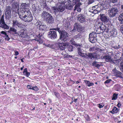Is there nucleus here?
<instances>
[{
  "instance_id": "obj_1",
  "label": "nucleus",
  "mask_w": 123,
  "mask_h": 123,
  "mask_svg": "<svg viewBox=\"0 0 123 123\" xmlns=\"http://www.w3.org/2000/svg\"><path fill=\"white\" fill-rule=\"evenodd\" d=\"M58 3L52 7V8L55 14L57 13L62 16L65 10V3L67 2V0H58Z\"/></svg>"
},
{
  "instance_id": "obj_2",
  "label": "nucleus",
  "mask_w": 123,
  "mask_h": 123,
  "mask_svg": "<svg viewBox=\"0 0 123 123\" xmlns=\"http://www.w3.org/2000/svg\"><path fill=\"white\" fill-rule=\"evenodd\" d=\"M27 11L24 12L23 11L18 12V14L19 18L22 20L26 22H30L32 20V17L31 15L30 11Z\"/></svg>"
},
{
  "instance_id": "obj_3",
  "label": "nucleus",
  "mask_w": 123,
  "mask_h": 123,
  "mask_svg": "<svg viewBox=\"0 0 123 123\" xmlns=\"http://www.w3.org/2000/svg\"><path fill=\"white\" fill-rule=\"evenodd\" d=\"M105 3L103 6L104 9H108L109 15L110 17H113L118 13L119 10L117 8L112 7L111 8V6H110L107 3L105 2Z\"/></svg>"
},
{
  "instance_id": "obj_4",
  "label": "nucleus",
  "mask_w": 123,
  "mask_h": 123,
  "mask_svg": "<svg viewBox=\"0 0 123 123\" xmlns=\"http://www.w3.org/2000/svg\"><path fill=\"white\" fill-rule=\"evenodd\" d=\"M56 30L59 32L60 34V37L58 41L60 39L65 42L68 39V33L67 32L61 31L60 28H58L56 29Z\"/></svg>"
},
{
  "instance_id": "obj_5",
  "label": "nucleus",
  "mask_w": 123,
  "mask_h": 123,
  "mask_svg": "<svg viewBox=\"0 0 123 123\" xmlns=\"http://www.w3.org/2000/svg\"><path fill=\"white\" fill-rule=\"evenodd\" d=\"M73 29L70 31V32L72 33L75 32L76 30L79 32L82 31L83 29L82 26L77 23H75Z\"/></svg>"
},
{
  "instance_id": "obj_6",
  "label": "nucleus",
  "mask_w": 123,
  "mask_h": 123,
  "mask_svg": "<svg viewBox=\"0 0 123 123\" xmlns=\"http://www.w3.org/2000/svg\"><path fill=\"white\" fill-rule=\"evenodd\" d=\"M53 30H51L49 32L48 37L54 40L57 37V35L56 31Z\"/></svg>"
},
{
  "instance_id": "obj_7",
  "label": "nucleus",
  "mask_w": 123,
  "mask_h": 123,
  "mask_svg": "<svg viewBox=\"0 0 123 123\" xmlns=\"http://www.w3.org/2000/svg\"><path fill=\"white\" fill-rule=\"evenodd\" d=\"M112 73L116 77H118L122 79L123 78V74L121 72L115 68L113 70Z\"/></svg>"
},
{
  "instance_id": "obj_8",
  "label": "nucleus",
  "mask_w": 123,
  "mask_h": 123,
  "mask_svg": "<svg viewBox=\"0 0 123 123\" xmlns=\"http://www.w3.org/2000/svg\"><path fill=\"white\" fill-rule=\"evenodd\" d=\"M4 17V15L1 16L0 20V27L4 29H9V27L5 23Z\"/></svg>"
},
{
  "instance_id": "obj_9",
  "label": "nucleus",
  "mask_w": 123,
  "mask_h": 123,
  "mask_svg": "<svg viewBox=\"0 0 123 123\" xmlns=\"http://www.w3.org/2000/svg\"><path fill=\"white\" fill-rule=\"evenodd\" d=\"M21 10L20 11H23L24 12H27V11H30L29 9V5L28 4H26V3H22L21 6Z\"/></svg>"
},
{
  "instance_id": "obj_10",
  "label": "nucleus",
  "mask_w": 123,
  "mask_h": 123,
  "mask_svg": "<svg viewBox=\"0 0 123 123\" xmlns=\"http://www.w3.org/2000/svg\"><path fill=\"white\" fill-rule=\"evenodd\" d=\"M89 38L90 41L92 43H94L97 41L96 34L93 32L90 33L89 35Z\"/></svg>"
},
{
  "instance_id": "obj_11",
  "label": "nucleus",
  "mask_w": 123,
  "mask_h": 123,
  "mask_svg": "<svg viewBox=\"0 0 123 123\" xmlns=\"http://www.w3.org/2000/svg\"><path fill=\"white\" fill-rule=\"evenodd\" d=\"M80 46L77 48L78 52L79 55L81 56L86 57L85 56L86 53L83 50L82 48L80 47Z\"/></svg>"
},
{
  "instance_id": "obj_12",
  "label": "nucleus",
  "mask_w": 123,
  "mask_h": 123,
  "mask_svg": "<svg viewBox=\"0 0 123 123\" xmlns=\"http://www.w3.org/2000/svg\"><path fill=\"white\" fill-rule=\"evenodd\" d=\"M17 34L20 37H25L27 36L26 31L24 30H22L18 32Z\"/></svg>"
},
{
  "instance_id": "obj_13",
  "label": "nucleus",
  "mask_w": 123,
  "mask_h": 123,
  "mask_svg": "<svg viewBox=\"0 0 123 123\" xmlns=\"http://www.w3.org/2000/svg\"><path fill=\"white\" fill-rule=\"evenodd\" d=\"M102 59H104L107 62H110L111 63H114L113 62V60H112L111 57V56L109 55H106L103 56Z\"/></svg>"
},
{
  "instance_id": "obj_14",
  "label": "nucleus",
  "mask_w": 123,
  "mask_h": 123,
  "mask_svg": "<svg viewBox=\"0 0 123 123\" xmlns=\"http://www.w3.org/2000/svg\"><path fill=\"white\" fill-rule=\"evenodd\" d=\"M50 14L45 11H43L42 13L41 16L42 18L45 20L47 19Z\"/></svg>"
},
{
  "instance_id": "obj_15",
  "label": "nucleus",
  "mask_w": 123,
  "mask_h": 123,
  "mask_svg": "<svg viewBox=\"0 0 123 123\" xmlns=\"http://www.w3.org/2000/svg\"><path fill=\"white\" fill-rule=\"evenodd\" d=\"M37 27L39 28L40 30L45 31L46 30V26L42 23L40 22H39L37 25Z\"/></svg>"
},
{
  "instance_id": "obj_16",
  "label": "nucleus",
  "mask_w": 123,
  "mask_h": 123,
  "mask_svg": "<svg viewBox=\"0 0 123 123\" xmlns=\"http://www.w3.org/2000/svg\"><path fill=\"white\" fill-rule=\"evenodd\" d=\"M78 20L81 23H84L85 22V17L82 14L79 15L77 17Z\"/></svg>"
},
{
  "instance_id": "obj_17",
  "label": "nucleus",
  "mask_w": 123,
  "mask_h": 123,
  "mask_svg": "<svg viewBox=\"0 0 123 123\" xmlns=\"http://www.w3.org/2000/svg\"><path fill=\"white\" fill-rule=\"evenodd\" d=\"M58 45V47L60 50H63L65 49L67 44L65 43H59Z\"/></svg>"
},
{
  "instance_id": "obj_18",
  "label": "nucleus",
  "mask_w": 123,
  "mask_h": 123,
  "mask_svg": "<svg viewBox=\"0 0 123 123\" xmlns=\"http://www.w3.org/2000/svg\"><path fill=\"white\" fill-rule=\"evenodd\" d=\"M71 3L68 0V2L67 3L65 6V9L68 10H71L72 9L74 6V5H71Z\"/></svg>"
},
{
  "instance_id": "obj_19",
  "label": "nucleus",
  "mask_w": 123,
  "mask_h": 123,
  "mask_svg": "<svg viewBox=\"0 0 123 123\" xmlns=\"http://www.w3.org/2000/svg\"><path fill=\"white\" fill-rule=\"evenodd\" d=\"M100 19L102 21L105 23L107 22L109 20L108 18L107 17L104 15H101Z\"/></svg>"
},
{
  "instance_id": "obj_20",
  "label": "nucleus",
  "mask_w": 123,
  "mask_h": 123,
  "mask_svg": "<svg viewBox=\"0 0 123 123\" xmlns=\"http://www.w3.org/2000/svg\"><path fill=\"white\" fill-rule=\"evenodd\" d=\"M75 39L74 38H72L70 40V43L73 45H74L75 46L77 47L78 46H81V44H77L75 41Z\"/></svg>"
},
{
  "instance_id": "obj_21",
  "label": "nucleus",
  "mask_w": 123,
  "mask_h": 123,
  "mask_svg": "<svg viewBox=\"0 0 123 123\" xmlns=\"http://www.w3.org/2000/svg\"><path fill=\"white\" fill-rule=\"evenodd\" d=\"M49 23L52 24L54 22V19L52 16L50 15L47 19L46 20Z\"/></svg>"
},
{
  "instance_id": "obj_22",
  "label": "nucleus",
  "mask_w": 123,
  "mask_h": 123,
  "mask_svg": "<svg viewBox=\"0 0 123 123\" xmlns=\"http://www.w3.org/2000/svg\"><path fill=\"white\" fill-rule=\"evenodd\" d=\"M5 18L6 19L9 20L11 18L12 16L11 12H5Z\"/></svg>"
},
{
  "instance_id": "obj_23",
  "label": "nucleus",
  "mask_w": 123,
  "mask_h": 123,
  "mask_svg": "<svg viewBox=\"0 0 123 123\" xmlns=\"http://www.w3.org/2000/svg\"><path fill=\"white\" fill-rule=\"evenodd\" d=\"M23 73L24 75H25L27 77H28L30 74V72H27V68L24 69Z\"/></svg>"
},
{
  "instance_id": "obj_24",
  "label": "nucleus",
  "mask_w": 123,
  "mask_h": 123,
  "mask_svg": "<svg viewBox=\"0 0 123 123\" xmlns=\"http://www.w3.org/2000/svg\"><path fill=\"white\" fill-rule=\"evenodd\" d=\"M118 20L119 21H121L120 24H123V12L121 13L119 16Z\"/></svg>"
},
{
  "instance_id": "obj_25",
  "label": "nucleus",
  "mask_w": 123,
  "mask_h": 123,
  "mask_svg": "<svg viewBox=\"0 0 123 123\" xmlns=\"http://www.w3.org/2000/svg\"><path fill=\"white\" fill-rule=\"evenodd\" d=\"M119 109L116 107H114L111 111H110V112L113 114L117 113Z\"/></svg>"
},
{
  "instance_id": "obj_26",
  "label": "nucleus",
  "mask_w": 123,
  "mask_h": 123,
  "mask_svg": "<svg viewBox=\"0 0 123 123\" xmlns=\"http://www.w3.org/2000/svg\"><path fill=\"white\" fill-rule=\"evenodd\" d=\"M84 81L86 83V85L88 86H90L94 85V84L93 83L89 81L85 80H84Z\"/></svg>"
},
{
  "instance_id": "obj_27",
  "label": "nucleus",
  "mask_w": 123,
  "mask_h": 123,
  "mask_svg": "<svg viewBox=\"0 0 123 123\" xmlns=\"http://www.w3.org/2000/svg\"><path fill=\"white\" fill-rule=\"evenodd\" d=\"M13 25H17L18 26H19L21 24V23L20 22H19L18 21L15 20H13Z\"/></svg>"
},
{
  "instance_id": "obj_28",
  "label": "nucleus",
  "mask_w": 123,
  "mask_h": 123,
  "mask_svg": "<svg viewBox=\"0 0 123 123\" xmlns=\"http://www.w3.org/2000/svg\"><path fill=\"white\" fill-rule=\"evenodd\" d=\"M100 28L101 30L103 31V32L104 31L106 28L105 25L102 24H101Z\"/></svg>"
},
{
  "instance_id": "obj_29",
  "label": "nucleus",
  "mask_w": 123,
  "mask_h": 123,
  "mask_svg": "<svg viewBox=\"0 0 123 123\" xmlns=\"http://www.w3.org/2000/svg\"><path fill=\"white\" fill-rule=\"evenodd\" d=\"M11 8L9 6H6V11L5 12H11Z\"/></svg>"
},
{
  "instance_id": "obj_30",
  "label": "nucleus",
  "mask_w": 123,
  "mask_h": 123,
  "mask_svg": "<svg viewBox=\"0 0 123 123\" xmlns=\"http://www.w3.org/2000/svg\"><path fill=\"white\" fill-rule=\"evenodd\" d=\"M85 55L86 56H88V57L91 59L94 58V57L93 54L91 53H89L88 54H86Z\"/></svg>"
},
{
  "instance_id": "obj_31",
  "label": "nucleus",
  "mask_w": 123,
  "mask_h": 123,
  "mask_svg": "<svg viewBox=\"0 0 123 123\" xmlns=\"http://www.w3.org/2000/svg\"><path fill=\"white\" fill-rule=\"evenodd\" d=\"M33 11L36 12H37L38 11L40 10L38 6H34L32 7Z\"/></svg>"
},
{
  "instance_id": "obj_32",
  "label": "nucleus",
  "mask_w": 123,
  "mask_h": 123,
  "mask_svg": "<svg viewBox=\"0 0 123 123\" xmlns=\"http://www.w3.org/2000/svg\"><path fill=\"white\" fill-rule=\"evenodd\" d=\"M108 31L111 33V34L112 35H116L117 33V32L116 30L114 29H113L111 31L110 30L109 31Z\"/></svg>"
},
{
  "instance_id": "obj_33",
  "label": "nucleus",
  "mask_w": 123,
  "mask_h": 123,
  "mask_svg": "<svg viewBox=\"0 0 123 123\" xmlns=\"http://www.w3.org/2000/svg\"><path fill=\"white\" fill-rule=\"evenodd\" d=\"M43 8L45 10H48L50 9V7L49 6H48L45 3L43 5Z\"/></svg>"
},
{
  "instance_id": "obj_34",
  "label": "nucleus",
  "mask_w": 123,
  "mask_h": 123,
  "mask_svg": "<svg viewBox=\"0 0 123 123\" xmlns=\"http://www.w3.org/2000/svg\"><path fill=\"white\" fill-rule=\"evenodd\" d=\"M82 36L80 34H78L75 36L74 37L75 39H79L82 38Z\"/></svg>"
},
{
  "instance_id": "obj_35",
  "label": "nucleus",
  "mask_w": 123,
  "mask_h": 123,
  "mask_svg": "<svg viewBox=\"0 0 123 123\" xmlns=\"http://www.w3.org/2000/svg\"><path fill=\"white\" fill-rule=\"evenodd\" d=\"M119 68L120 70L123 73V62H122L120 63Z\"/></svg>"
},
{
  "instance_id": "obj_36",
  "label": "nucleus",
  "mask_w": 123,
  "mask_h": 123,
  "mask_svg": "<svg viewBox=\"0 0 123 123\" xmlns=\"http://www.w3.org/2000/svg\"><path fill=\"white\" fill-rule=\"evenodd\" d=\"M105 26L106 27V28L108 30V31L110 30L111 28V25L109 23H107L105 25Z\"/></svg>"
},
{
  "instance_id": "obj_37",
  "label": "nucleus",
  "mask_w": 123,
  "mask_h": 123,
  "mask_svg": "<svg viewBox=\"0 0 123 123\" xmlns=\"http://www.w3.org/2000/svg\"><path fill=\"white\" fill-rule=\"evenodd\" d=\"M73 5H74L78 1V0H68Z\"/></svg>"
},
{
  "instance_id": "obj_38",
  "label": "nucleus",
  "mask_w": 123,
  "mask_h": 123,
  "mask_svg": "<svg viewBox=\"0 0 123 123\" xmlns=\"http://www.w3.org/2000/svg\"><path fill=\"white\" fill-rule=\"evenodd\" d=\"M80 5L79 4H77L75 5L74 6V11H75L76 10H77L80 7Z\"/></svg>"
},
{
  "instance_id": "obj_39",
  "label": "nucleus",
  "mask_w": 123,
  "mask_h": 123,
  "mask_svg": "<svg viewBox=\"0 0 123 123\" xmlns=\"http://www.w3.org/2000/svg\"><path fill=\"white\" fill-rule=\"evenodd\" d=\"M96 0H88L87 3L88 4H90L94 2Z\"/></svg>"
},
{
  "instance_id": "obj_40",
  "label": "nucleus",
  "mask_w": 123,
  "mask_h": 123,
  "mask_svg": "<svg viewBox=\"0 0 123 123\" xmlns=\"http://www.w3.org/2000/svg\"><path fill=\"white\" fill-rule=\"evenodd\" d=\"M73 46L72 45L69 46L68 48V49L69 51H73Z\"/></svg>"
},
{
  "instance_id": "obj_41",
  "label": "nucleus",
  "mask_w": 123,
  "mask_h": 123,
  "mask_svg": "<svg viewBox=\"0 0 123 123\" xmlns=\"http://www.w3.org/2000/svg\"><path fill=\"white\" fill-rule=\"evenodd\" d=\"M5 37H5V40L9 41L10 39V38L8 37V36L7 34L5 35Z\"/></svg>"
},
{
  "instance_id": "obj_42",
  "label": "nucleus",
  "mask_w": 123,
  "mask_h": 123,
  "mask_svg": "<svg viewBox=\"0 0 123 123\" xmlns=\"http://www.w3.org/2000/svg\"><path fill=\"white\" fill-rule=\"evenodd\" d=\"M10 30L11 31L14 32L15 33H16L17 30L14 28H10Z\"/></svg>"
},
{
  "instance_id": "obj_43",
  "label": "nucleus",
  "mask_w": 123,
  "mask_h": 123,
  "mask_svg": "<svg viewBox=\"0 0 123 123\" xmlns=\"http://www.w3.org/2000/svg\"><path fill=\"white\" fill-rule=\"evenodd\" d=\"M117 95L116 94H114L113 95V97L112 98V99L113 100H115L116 98H117Z\"/></svg>"
},
{
  "instance_id": "obj_44",
  "label": "nucleus",
  "mask_w": 123,
  "mask_h": 123,
  "mask_svg": "<svg viewBox=\"0 0 123 123\" xmlns=\"http://www.w3.org/2000/svg\"><path fill=\"white\" fill-rule=\"evenodd\" d=\"M1 34H3L5 36V35L7 34L4 31H2L1 32V33L0 35L1 36L3 37L2 35H1Z\"/></svg>"
},
{
  "instance_id": "obj_45",
  "label": "nucleus",
  "mask_w": 123,
  "mask_h": 123,
  "mask_svg": "<svg viewBox=\"0 0 123 123\" xmlns=\"http://www.w3.org/2000/svg\"><path fill=\"white\" fill-rule=\"evenodd\" d=\"M32 89L33 90L35 91H37L38 90V89L37 86H35L34 87H32Z\"/></svg>"
},
{
  "instance_id": "obj_46",
  "label": "nucleus",
  "mask_w": 123,
  "mask_h": 123,
  "mask_svg": "<svg viewBox=\"0 0 123 123\" xmlns=\"http://www.w3.org/2000/svg\"><path fill=\"white\" fill-rule=\"evenodd\" d=\"M111 81V79H108L105 82V83H109L110 81Z\"/></svg>"
},
{
  "instance_id": "obj_47",
  "label": "nucleus",
  "mask_w": 123,
  "mask_h": 123,
  "mask_svg": "<svg viewBox=\"0 0 123 123\" xmlns=\"http://www.w3.org/2000/svg\"><path fill=\"white\" fill-rule=\"evenodd\" d=\"M96 9H94V10H93V11L91 10V9H90V10H89V12H92L93 13H95V12L96 11Z\"/></svg>"
},
{
  "instance_id": "obj_48",
  "label": "nucleus",
  "mask_w": 123,
  "mask_h": 123,
  "mask_svg": "<svg viewBox=\"0 0 123 123\" xmlns=\"http://www.w3.org/2000/svg\"><path fill=\"white\" fill-rule=\"evenodd\" d=\"M14 51L15 52V54H14L15 55L17 56L19 54V53L18 51Z\"/></svg>"
},
{
  "instance_id": "obj_49",
  "label": "nucleus",
  "mask_w": 123,
  "mask_h": 123,
  "mask_svg": "<svg viewBox=\"0 0 123 123\" xmlns=\"http://www.w3.org/2000/svg\"><path fill=\"white\" fill-rule=\"evenodd\" d=\"M27 88L29 89H32V86H31L30 85H28L27 86Z\"/></svg>"
},
{
  "instance_id": "obj_50",
  "label": "nucleus",
  "mask_w": 123,
  "mask_h": 123,
  "mask_svg": "<svg viewBox=\"0 0 123 123\" xmlns=\"http://www.w3.org/2000/svg\"><path fill=\"white\" fill-rule=\"evenodd\" d=\"M114 48L115 49H119L120 48V46L119 45L118 46H115L114 47Z\"/></svg>"
},
{
  "instance_id": "obj_51",
  "label": "nucleus",
  "mask_w": 123,
  "mask_h": 123,
  "mask_svg": "<svg viewBox=\"0 0 123 123\" xmlns=\"http://www.w3.org/2000/svg\"><path fill=\"white\" fill-rule=\"evenodd\" d=\"M97 7H98L97 5L93 6L92 7V10H93V8L94 9V8H97Z\"/></svg>"
},
{
  "instance_id": "obj_52",
  "label": "nucleus",
  "mask_w": 123,
  "mask_h": 123,
  "mask_svg": "<svg viewBox=\"0 0 123 123\" xmlns=\"http://www.w3.org/2000/svg\"><path fill=\"white\" fill-rule=\"evenodd\" d=\"M121 104L120 102H118L117 105V106H118V107H120L121 106Z\"/></svg>"
},
{
  "instance_id": "obj_53",
  "label": "nucleus",
  "mask_w": 123,
  "mask_h": 123,
  "mask_svg": "<svg viewBox=\"0 0 123 123\" xmlns=\"http://www.w3.org/2000/svg\"><path fill=\"white\" fill-rule=\"evenodd\" d=\"M72 57V56L68 55H66V57L67 58H71Z\"/></svg>"
},
{
  "instance_id": "obj_54",
  "label": "nucleus",
  "mask_w": 123,
  "mask_h": 123,
  "mask_svg": "<svg viewBox=\"0 0 123 123\" xmlns=\"http://www.w3.org/2000/svg\"><path fill=\"white\" fill-rule=\"evenodd\" d=\"M103 106V105H102L99 104L98 107L100 108L102 107Z\"/></svg>"
},
{
  "instance_id": "obj_55",
  "label": "nucleus",
  "mask_w": 123,
  "mask_h": 123,
  "mask_svg": "<svg viewBox=\"0 0 123 123\" xmlns=\"http://www.w3.org/2000/svg\"><path fill=\"white\" fill-rule=\"evenodd\" d=\"M111 0V1L113 3H115L117 0Z\"/></svg>"
},
{
  "instance_id": "obj_56",
  "label": "nucleus",
  "mask_w": 123,
  "mask_h": 123,
  "mask_svg": "<svg viewBox=\"0 0 123 123\" xmlns=\"http://www.w3.org/2000/svg\"><path fill=\"white\" fill-rule=\"evenodd\" d=\"M77 11H78V12H80L81 11V9L80 8V7L78 9H77Z\"/></svg>"
},
{
  "instance_id": "obj_57",
  "label": "nucleus",
  "mask_w": 123,
  "mask_h": 123,
  "mask_svg": "<svg viewBox=\"0 0 123 123\" xmlns=\"http://www.w3.org/2000/svg\"><path fill=\"white\" fill-rule=\"evenodd\" d=\"M15 5V6H16V5H17V6L18 5V4H17V3L16 2H14L13 3V6L14 5Z\"/></svg>"
},
{
  "instance_id": "obj_58",
  "label": "nucleus",
  "mask_w": 123,
  "mask_h": 123,
  "mask_svg": "<svg viewBox=\"0 0 123 123\" xmlns=\"http://www.w3.org/2000/svg\"><path fill=\"white\" fill-rule=\"evenodd\" d=\"M121 30H123V25L121 26Z\"/></svg>"
},
{
  "instance_id": "obj_59",
  "label": "nucleus",
  "mask_w": 123,
  "mask_h": 123,
  "mask_svg": "<svg viewBox=\"0 0 123 123\" xmlns=\"http://www.w3.org/2000/svg\"><path fill=\"white\" fill-rule=\"evenodd\" d=\"M93 48H90L89 50L90 51H92V50L93 49Z\"/></svg>"
},
{
  "instance_id": "obj_60",
  "label": "nucleus",
  "mask_w": 123,
  "mask_h": 123,
  "mask_svg": "<svg viewBox=\"0 0 123 123\" xmlns=\"http://www.w3.org/2000/svg\"><path fill=\"white\" fill-rule=\"evenodd\" d=\"M77 100V99H74V101L76 103Z\"/></svg>"
},
{
  "instance_id": "obj_61",
  "label": "nucleus",
  "mask_w": 123,
  "mask_h": 123,
  "mask_svg": "<svg viewBox=\"0 0 123 123\" xmlns=\"http://www.w3.org/2000/svg\"><path fill=\"white\" fill-rule=\"evenodd\" d=\"M96 62H94L93 63V65L94 66H95V64H96Z\"/></svg>"
},
{
  "instance_id": "obj_62",
  "label": "nucleus",
  "mask_w": 123,
  "mask_h": 123,
  "mask_svg": "<svg viewBox=\"0 0 123 123\" xmlns=\"http://www.w3.org/2000/svg\"><path fill=\"white\" fill-rule=\"evenodd\" d=\"M2 1H3V3H4V2H5V1H7V0H2Z\"/></svg>"
},
{
  "instance_id": "obj_63",
  "label": "nucleus",
  "mask_w": 123,
  "mask_h": 123,
  "mask_svg": "<svg viewBox=\"0 0 123 123\" xmlns=\"http://www.w3.org/2000/svg\"><path fill=\"white\" fill-rule=\"evenodd\" d=\"M10 1V2H12L13 1H14V0H9Z\"/></svg>"
},
{
  "instance_id": "obj_64",
  "label": "nucleus",
  "mask_w": 123,
  "mask_h": 123,
  "mask_svg": "<svg viewBox=\"0 0 123 123\" xmlns=\"http://www.w3.org/2000/svg\"><path fill=\"white\" fill-rule=\"evenodd\" d=\"M46 46L47 47H49L50 46V45L49 44H48L47 45H46Z\"/></svg>"
}]
</instances>
